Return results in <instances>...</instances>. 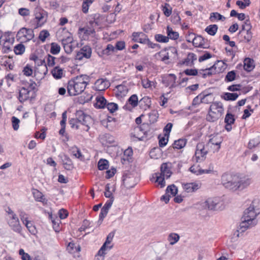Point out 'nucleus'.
I'll list each match as a JSON object with an SVG mask.
<instances>
[{
    "label": "nucleus",
    "instance_id": "nucleus-4",
    "mask_svg": "<svg viewBox=\"0 0 260 260\" xmlns=\"http://www.w3.org/2000/svg\"><path fill=\"white\" fill-rule=\"evenodd\" d=\"M222 104L220 102L213 103L210 107L206 119L209 122H214L217 120L223 113Z\"/></svg>",
    "mask_w": 260,
    "mask_h": 260
},
{
    "label": "nucleus",
    "instance_id": "nucleus-1",
    "mask_svg": "<svg viewBox=\"0 0 260 260\" xmlns=\"http://www.w3.org/2000/svg\"><path fill=\"white\" fill-rule=\"evenodd\" d=\"M253 204L254 202H252L250 206L244 211L238 232H244L248 229L256 224L257 221L255 218L259 212H256Z\"/></svg>",
    "mask_w": 260,
    "mask_h": 260
},
{
    "label": "nucleus",
    "instance_id": "nucleus-34",
    "mask_svg": "<svg viewBox=\"0 0 260 260\" xmlns=\"http://www.w3.org/2000/svg\"><path fill=\"white\" fill-rule=\"evenodd\" d=\"M210 137L211 138L209 139L208 143L206 144V146H208L210 144L217 145L218 146V150H219L221 143V139H218L217 136H214L213 137L210 136Z\"/></svg>",
    "mask_w": 260,
    "mask_h": 260
},
{
    "label": "nucleus",
    "instance_id": "nucleus-54",
    "mask_svg": "<svg viewBox=\"0 0 260 260\" xmlns=\"http://www.w3.org/2000/svg\"><path fill=\"white\" fill-rule=\"evenodd\" d=\"M108 104L106 99L102 95H99V109H105Z\"/></svg>",
    "mask_w": 260,
    "mask_h": 260
},
{
    "label": "nucleus",
    "instance_id": "nucleus-44",
    "mask_svg": "<svg viewBox=\"0 0 260 260\" xmlns=\"http://www.w3.org/2000/svg\"><path fill=\"white\" fill-rule=\"evenodd\" d=\"M62 164L64 168L67 170H71L73 168V165L71 160L67 156H66L63 160Z\"/></svg>",
    "mask_w": 260,
    "mask_h": 260
},
{
    "label": "nucleus",
    "instance_id": "nucleus-43",
    "mask_svg": "<svg viewBox=\"0 0 260 260\" xmlns=\"http://www.w3.org/2000/svg\"><path fill=\"white\" fill-rule=\"evenodd\" d=\"M141 83L143 87L144 88H151L152 86H153L154 87H155V83L151 81L148 78L142 79Z\"/></svg>",
    "mask_w": 260,
    "mask_h": 260
},
{
    "label": "nucleus",
    "instance_id": "nucleus-17",
    "mask_svg": "<svg viewBox=\"0 0 260 260\" xmlns=\"http://www.w3.org/2000/svg\"><path fill=\"white\" fill-rule=\"evenodd\" d=\"M133 40L134 42L142 44H149L150 41L147 38L146 36L143 32H134L133 33Z\"/></svg>",
    "mask_w": 260,
    "mask_h": 260
},
{
    "label": "nucleus",
    "instance_id": "nucleus-24",
    "mask_svg": "<svg viewBox=\"0 0 260 260\" xmlns=\"http://www.w3.org/2000/svg\"><path fill=\"white\" fill-rule=\"evenodd\" d=\"M196 60H197L196 54L193 53H189L187 57L182 61L180 64L187 66H191L193 64V61Z\"/></svg>",
    "mask_w": 260,
    "mask_h": 260
},
{
    "label": "nucleus",
    "instance_id": "nucleus-22",
    "mask_svg": "<svg viewBox=\"0 0 260 260\" xmlns=\"http://www.w3.org/2000/svg\"><path fill=\"white\" fill-rule=\"evenodd\" d=\"M239 36L241 38V41L245 43H249L252 38V32L249 30H240L239 32Z\"/></svg>",
    "mask_w": 260,
    "mask_h": 260
},
{
    "label": "nucleus",
    "instance_id": "nucleus-37",
    "mask_svg": "<svg viewBox=\"0 0 260 260\" xmlns=\"http://www.w3.org/2000/svg\"><path fill=\"white\" fill-rule=\"evenodd\" d=\"M12 43L10 39H6L3 43L2 51L3 53H8L11 51Z\"/></svg>",
    "mask_w": 260,
    "mask_h": 260
},
{
    "label": "nucleus",
    "instance_id": "nucleus-61",
    "mask_svg": "<svg viewBox=\"0 0 260 260\" xmlns=\"http://www.w3.org/2000/svg\"><path fill=\"white\" fill-rule=\"evenodd\" d=\"M22 72L24 75L30 76L32 74L33 70L31 67L27 64L24 67Z\"/></svg>",
    "mask_w": 260,
    "mask_h": 260
},
{
    "label": "nucleus",
    "instance_id": "nucleus-47",
    "mask_svg": "<svg viewBox=\"0 0 260 260\" xmlns=\"http://www.w3.org/2000/svg\"><path fill=\"white\" fill-rule=\"evenodd\" d=\"M178 192V189L174 184L169 185L166 190V192L170 193L172 196H175Z\"/></svg>",
    "mask_w": 260,
    "mask_h": 260
},
{
    "label": "nucleus",
    "instance_id": "nucleus-31",
    "mask_svg": "<svg viewBox=\"0 0 260 260\" xmlns=\"http://www.w3.org/2000/svg\"><path fill=\"white\" fill-rule=\"evenodd\" d=\"M32 193L36 201L43 203L46 201L44 195L39 190L37 189H33Z\"/></svg>",
    "mask_w": 260,
    "mask_h": 260
},
{
    "label": "nucleus",
    "instance_id": "nucleus-26",
    "mask_svg": "<svg viewBox=\"0 0 260 260\" xmlns=\"http://www.w3.org/2000/svg\"><path fill=\"white\" fill-rule=\"evenodd\" d=\"M101 140L103 143L105 142L106 144H110L112 146L117 145V143L115 141L114 137L109 134H105L103 138H102Z\"/></svg>",
    "mask_w": 260,
    "mask_h": 260
},
{
    "label": "nucleus",
    "instance_id": "nucleus-16",
    "mask_svg": "<svg viewBox=\"0 0 260 260\" xmlns=\"http://www.w3.org/2000/svg\"><path fill=\"white\" fill-rule=\"evenodd\" d=\"M64 51L68 54L71 53L75 48L77 43L72 38L68 37L66 40H62Z\"/></svg>",
    "mask_w": 260,
    "mask_h": 260
},
{
    "label": "nucleus",
    "instance_id": "nucleus-27",
    "mask_svg": "<svg viewBox=\"0 0 260 260\" xmlns=\"http://www.w3.org/2000/svg\"><path fill=\"white\" fill-rule=\"evenodd\" d=\"M115 190V187L113 185L111 187L110 186L109 184H107L105 187V191L104 192L105 196L106 198H110L109 201L113 200L114 201V197L113 196V192Z\"/></svg>",
    "mask_w": 260,
    "mask_h": 260
},
{
    "label": "nucleus",
    "instance_id": "nucleus-8",
    "mask_svg": "<svg viewBox=\"0 0 260 260\" xmlns=\"http://www.w3.org/2000/svg\"><path fill=\"white\" fill-rule=\"evenodd\" d=\"M34 36V32L32 29L24 27L21 28L16 35L17 40L21 42H26L31 40Z\"/></svg>",
    "mask_w": 260,
    "mask_h": 260
},
{
    "label": "nucleus",
    "instance_id": "nucleus-40",
    "mask_svg": "<svg viewBox=\"0 0 260 260\" xmlns=\"http://www.w3.org/2000/svg\"><path fill=\"white\" fill-rule=\"evenodd\" d=\"M69 124L73 128H75L76 129L81 128L83 129V126L81 123L79 122V120L76 118L71 119L69 121Z\"/></svg>",
    "mask_w": 260,
    "mask_h": 260
},
{
    "label": "nucleus",
    "instance_id": "nucleus-57",
    "mask_svg": "<svg viewBox=\"0 0 260 260\" xmlns=\"http://www.w3.org/2000/svg\"><path fill=\"white\" fill-rule=\"evenodd\" d=\"M118 105L114 103H108L106 107V108L112 113L116 111L118 109Z\"/></svg>",
    "mask_w": 260,
    "mask_h": 260
},
{
    "label": "nucleus",
    "instance_id": "nucleus-50",
    "mask_svg": "<svg viewBox=\"0 0 260 260\" xmlns=\"http://www.w3.org/2000/svg\"><path fill=\"white\" fill-rule=\"evenodd\" d=\"M60 51V46L56 43L51 44L50 53L53 55L57 54Z\"/></svg>",
    "mask_w": 260,
    "mask_h": 260
},
{
    "label": "nucleus",
    "instance_id": "nucleus-19",
    "mask_svg": "<svg viewBox=\"0 0 260 260\" xmlns=\"http://www.w3.org/2000/svg\"><path fill=\"white\" fill-rule=\"evenodd\" d=\"M183 188L186 192H192L196 191L201 187V184L197 182L182 183Z\"/></svg>",
    "mask_w": 260,
    "mask_h": 260
},
{
    "label": "nucleus",
    "instance_id": "nucleus-42",
    "mask_svg": "<svg viewBox=\"0 0 260 260\" xmlns=\"http://www.w3.org/2000/svg\"><path fill=\"white\" fill-rule=\"evenodd\" d=\"M109 167V161L104 158H101L99 160V170H107Z\"/></svg>",
    "mask_w": 260,
    "mask_h": 260
},
{
    "label": "nucleus",
    "instance_id": "nucleus-41",
    "mask_svg": "<svg viewBox=\"0 0 260 260\" xmlns=\"http://www.w3.org/2000/svg\"><path fill=\"white\" fill-rule=\"evenodd\" d=\"M218 29V26L216 24H211L208 26L205 30L210 35L214 36Z\"/></svg>",
    "mask_w": 260,
    "mask_h": 260
},
{
    "label": "nucleus",
    "instance_id": "nucleus-39",
    "mask_svg": "<svg viewBox=\"0 0 260 260\" xmlns=\"http://www.w3.org/2000/svg\"><path fill=\"white\" fill-rule=\"evenodd\" d=\"M186 143V140L184 139H180L178 140L175 141L173 143V148L177 149H180L183 148Z\"/></svg>",
    "mask_w": 260,
    "mask_h": 260
},
{
    "label": "nucleus",
    "instance_id": "nucleus-58",
    "mask_svg": "<svg viewBox=\"0 0 260 260\" xmlns=\"http://www.w3.org/2000/svg\"><path fill=\"white\" fill-rule=\"evenodd\" d=\"M236 74L235 71L229 72L225 76V81L226 82L233 81L236 79Z\"/></svg>",
    "mask_w": 260,
    "mask_h": 260
},
{
    "label": "nucleus",
    "instance_id": "nucleus-21",
    "mask_svg": "<svg viewBox=\"0 0 260 260\" xmlns=\"http://www.w3.org/2000/svg\"><path fill=\"white\" fill-rule=\"evenodd\" d=\"M67 249L69 252L74 254V257H79V252L81 250V247L79 245L76 246L75 243L70 242L68 244Z\"/></svg>",
    "mask_w": 260,
    "mask_h": 260
},
{
    "label": "nucleus",
    "instance_id": "nucleus-55",
    "mask_svg": "<svg viewBox=\"0 0 260 260\" xmlns=\"http://www.w3.org/2000/svg\"><path fill=\"white\" fill-rule=\"evenodd\" d=\"M90 222L89 220L85 219L83 220L81 226L79 229L80 232H86L90 228Z\"/></svg>",
    "mask_w": 260,
    "mask_h": 260
},
{
    "label": "nucleus",
    "instance_id": "nucleus-52",
    "mask_svg": "<svg viewBox=\"0 0 260 260\" xmlns=\"http://www.w3.org/2000/svg\"><path fill=\"white\" fill-rule=\"evenodd\" d=\"M260 144V139L259 137H256L250 140L248 144V147L249 149H252L258 146Z\"/></svg>",
    "mask_w": 260,
    "mask_h": 260
},
{
    "label": "nucleus",
    "instance_id": "nucleus-20",
    "mask_svg": "<svg viewBox=\"0 0 260 260\" xmlns=\"http://www.w3.org/2000/svg\"><path fill=\"white\" fill-rule=\"evenodd\" d=\"M205 204V206L209 210H216L220 208V203L218 199H208Z\"/></svg>",
    "mask_w": 260,
    "mask_h": 260
},
{
    "label": "nucleus",
    "instance_id": "nucleus-36",
    "mask_svg": "<svg viewBox=\"0 0 260 260\" xmlns=\"http://www.w3.org/2000/svg\"><path fill=\"white\" fill-rule=\"evenodd\" d=\"M179 235L178 234L174 233H170L168 237V240L170 242V244L171 245H174L179 240Z\"/></svg>",
    "mask_w": 260,
    "mask_h": 260
},
{
    "label": "nucleus",
    "instance_id": "nucleus-9",
    "mask_svg": "<svg viewBox=\"0 0 260 260\" xmlns=\"http://www.w3.org/2000/svg\"><path fill=\"white\" fill-rule=\"evenodd\" d=\"M76 119L81 123L83 126V130L88 131L89 128L88 124L91 122L92 119L90 116L86 115L83 111L79 110L76 113Z\"/></svg>",
    "mask_w": 260,
    "mask_h": 260
},
{
    "label": "nucleus",
    "instance_id": "nucleus-56",
    "mask_svg": "<svg viewBox=\"0 0 260 260\" xmlns=\"http://www.w3.org/2000/svg\"><path fill=\"white\" fill-rule=\"evenodd\" d=\"M128 102L133 107H135L138 105V98L136 94H133L128 99Z\"/></svg>",
    "mask_w": 260,
    "mask_h": 260
},
{
    "label": "nucleus",
    "instance_id": "nucleus-64",
    "mask_svg": "<svg viewBox=\"0 0 260 260\" xmlns=\"http://www.w3.org/2000/svg\"><path fill=\"white\" fill-rule=\"evenodd\" d=\"M98 25V22L94 19L93 20L89 21L88 27L89 29V32L91 33L95 32L94 27Z\"/></svg>",
    "mask_w": 260,
    "mask_h": 260
},
{
    "label": "nucleus",
    "instance_id": "nucleus-53",
    "mask_svg": "<svg viewBox=\"0 0 260 260\" xmlns=\"http://www.w3.org/2000/svg\"><path fill=\"white\" fill-rule=\"evenodd\" d=\"M115 51V48L111 44L107 45L106 48L103 50L102 54L106 55H109L111 52H114Z\"/></svg>",
    "mask_w": 260,
    "mask_h": 260
},
{
    "label": "nucleus",
    "instance_id": "nucleus-62",
    "mask_svg": "<svg viewBox=\"0 0 260 260\" xmlns=\"http://www.w3.org/2000/svg\"><path fill=\"white\" fill-rule=\"evenodd\" d=\"M235 119L234 115L231 113H227L224 118L225 123L233 124L235 122Z\"/></svg>",
    "mask_w": 260,
    "mask_h": 260
},
{
    "label": "nucleus",
    "instance_id": "nucleus-32",
    "mask_svg": "<svg viewBox=\"0 0 260 260\" xmlns=\"http://www.w3.org/2000/svg\"><path fill=\"white\" fill-rule=\"evenodd\" d=\"M254 68L253 60L246 58L244 61V69L247 72L251 71Z\"/></svg>",
    "mask_w": 260,
    "mask_h": 260
},
{
    "label": "nucleus",
    "instance_id": "nucleus-60",
    "mask_svg": "<svg viewBox=\"0 0 260 260\" xmlns=\"http://www.w3.org/2000/svg\"><path fill=\"white\" fill-rule=\"evenodd\" d=\"M155 39L156 41L161 43H167L169 41V38L167 36L160 34H157L155 36Z\"/></svg>",
    "mask_w": 260,
    "mask_h": 260
},
{
    "label": "nucleus",
    "instance_id": "nucleus-15",
    "mask_svg": "<svg viewBox=\"0 0 260 260\" xmlns=\"http://www.w3.org/2000/svg\"><path fill=\"white\" fill-rule=\"evenodd\" d=\"M91 54V49L88 46H85L81 48L76 55V59L81 60L83 57L88 58Z\"/></svg>",
    "mask_w": 260,
    "mask_h": 260
},
{
    "label": "nucleus",
    "instance_id": "nucleus-7",
    "mask_svg": "<svg viewBox=\"0 0 260 260\" xmlns=\"http://www.w3.org/2000/svg\"><path fill=\"white\" fill-rule=\"evenodd\" d=\"M114 232H110L107 236L105 242L99 250V256H105L107 254V250H111L114 246L113 244L111 242L114 236Z\"/></svg>",
    "mask_w": 260,
    "mask_h": 260
},
{
    "label": "nucleus",
    "instance_id": "nucleus-12",
    "mask_svg": "<svg viewBox=\"0 0 260 260\" xmlns=\"http://www.w3.org/2000/svg\"><path fill=\"white\" fill-rule=\"evenodd\" d=\"M35 97V92L29 90L26 87H22L19 90L18 99L21 103H23L30 99H34Z\"/></svg>",
    "mask_w": 260,
    "mask_h": 260
},
{
    "label": "nucleus",
    "instance_id": "nucleus-48",
    "mask_svg": "<svg viewBox=\"0 0 260 260\" xmlns=\"http://www.w3.org/2000/svg\"><path fill=\"white\" fill-rule=\"evenodd\" d=\"M28 231L32 235H36L37 233L36 228L35 225L32 224V223L30 221L24 222V224Z\"/></svg>",
    "mask_w": 260,
    "mask_h": 260
},
{
    "label": "nucleus",
    "instance_id": "nucleus-28",
    "mask_svg": "<svg viewBox=\"0 0 260 260\" xmlns=\"http://www.w3.org/2000/svg\"><path fill=\"white\" fill-rule=\"evenodd\" d=\"M110 85V82L106 79H99V91L105 90Z\"/></svg>",
    "mask_w": 260,
    "mask_h": 260
},
{
    "label": "nucleus",
    "instance_id": "nucleus-23",
    "mask_svg": "<svg viewBox=\"0 0 260 260\" xmlns=\"http://www.w3.org/2000/svg\"><path fill=\"white\" fill-rule=\"evenodd\" d=\"M113 204V200L108 201L101 209L100 214V220H103L107 215L108 211Z\"/></svg>",
    "mask_w": 260,
    "mask_h": 260
},
{
    "label": "nucleus",
    "instance_id": "nucleus-30",
    "mask_svg": "<svg viewBox=\"0 0 260 260\" xmlns=\"http://www.w3.org/2000/svg\"><path fill=\"white\" fill-rule=\"evenodd\" d=\"M51 73L56 79H61L63 76V70L58 66L54 68Z\"/></svg>",
    "mask_w": 260,
    "mask_h": 260
},
{
    "label": "nucleus",
    "instance_id": "nucleus-3",
    "mask_svg": "<svg viewBox=\"0 0 260 260\" xmlns=\"http://www.w3.org/2000/svg\"><path fill=\"white\" fill-rule=\"evenodd\" d=\"M87 80L86 76L81 75L69 80L67 87L69 95L76 96L83 92L87 85Z\"/></svg>",
    "mask_w": 260,
    "mask_h": 260
},
{
    "label": "nucleus",
    "instance_id": "nucleus-11",
    "mask_svg": "<svg viewBox=\"0 0 260 260\" xmlns=\"http://www.w3.org/2000/svg\"><path fill=\"white\" fill-rule=\"evenodd\" d=\"M7 222L12 230L14 232L20 233L22 230L19 220L16 214L7 217Z\"/></svg>",
    "mask_w": 260,
    "mask_h": 260
},
{
    "label": "nucleus",
    "instance_id": "nucleus-46",
    "mask_svg": "<svg viewBox=\"0 0 260 260\" xmlns=\"http://www.w3.org/2000/svg\"><path fill=\"white\" fill-rule=\"evenodd\" d=\"M215 19L224 21L225 18L217 12H213L210 14V20L213 22Z\"/></svg>",
    "mask_w": 260,
    "mask_h": 260
},
{
    "label": "nucleus",
    "instance_id": "nucleus-25",
    "mask_svg": "<svg viewBox=\"0 0 260 260\" xmlns=\"http://www.w3.org/2000/svg\"><path fill=\"white\" fill-rule=\"evenodd\" d=\"M117 91L116 95L117 97H123L125 96L127 92L128 88L126 86L123 84H120L116 86Z\"/></svg>",
    "mask_w": 260,
    "mask_h": 260
},
{
    "label": "nucleus",
    "instance_id": "nucleus-51",
    "mask_svg": "<svg viewBox=\"0 0 260 260\" xmlns=\"http://www.w3.org/2000/svg\"><path fill=\"white\" fill-rule=\"evenodd\" d=\"M149 121L151 123L155 122L158 117V114L155 110L152 111L148 115Z\"/></svg>",
    "mask_w": 260,
    "mask_h": 260
},
{
    "label": "nucleus",
    "instance_id": "nucleus-59",
    "mask_svg": "<svg viewBox=\"0 0 260 260\" xmlns=\"http://www.w3.org/2000/svg\"><path fill=\"white\" fill-rule=\"evenodd\" d=\"M101 123L102 125H103L109 131H113L116 127L114 125V124L109 123L108 121L105 119L102 120L101 121Z\"/></svg>",
    "mask_w": 260,
    "mask_h": 260
},
{
    "label": "nucleus",
    "instance_id": "nucleus-63",
    "mask_svg": "<svg viewBox=\"0 0 260 260\" xmlns=\"http://www.w3.org/2000/svg\"><path fill=\"white\" fill-rule=\"evenodd\" d=\"M212 100V95L211 94H207L204 95L201 98V102L202 103L208 104Z\"/></svg>",
    "mask_w": 260,
    "mask_h": 260
},
{
    "label": "nucleus",
    "instance_id": "nucleus-18",
    "mask_svg": "<svg viewBox=\"0 0 260 260\" xmlns=\"http://www.w3.org/2000/svg\"><path fill=\"white\" fill-rule=\"evenodd\" d=\"M192 44L195 47L204 49L209 48V45L205 43L204 38L200 35L196 36V37L193 38Z\"/></svg>",
    "mask_w": 260,
    "mask_h": 260
},
{
    "label": "nucleus",
    "instance_id": "nucleus-33",
    "mask_svg": "<svg viewBox=\"0 0 260 260\" xmlns=\"http://www.w3.org/2000/svg\"><path fill=\"white\" fill-rule=\"evenodd\" d=\"M139 104L140 107L146 109L150 108L151 105V101L148 96H144L140 100Z\"/></svg>",
    "mask_w": 260,
    "mask_h": 260
},
{
    "label": "nucleus",
    "instance_id": "nucleus-35",
    "mask_svg": "<svg viewBox=\"0 0 260 260\" xmlns=\"http://www.w3.org/2000/svg\"><path fill=\"white\" fill-rule=\"evenodd\" d=\"M167 34L169 39L177 40L179 38V33L177 31H173V29L169 27H167Z\"/></svg>",
    "mask_w": 260,
    "mask_h": 260
},
{
    "label": "nucleus",
    "instance_id": "nucleus-2",
    "mask_svg": "<svg viewBox=\"0 0 260 260\" xmlns=\"http://www.w3.org/2000/svg\"><path fill=\"white\" fill-rule=\"evenodd\" d=\"M221 183L225 188L232 190L243 189L249 184L248 180L239 178L237 175L228 173H224L222 175Z\"/></svg>",
    "mask_w": 260,
    "mask_h": 260
},
{
    "label": "nucleus",
    "instance_id": "nucleus-5",
    "mask_svg": "<svg viewBox=\"0 0 260 260\" xmlns=\"http://www.w3.org/2000/svg\"><path fill=\"white\" fill-rule=\"evenodd\" d=\"M170 163H163L160 167V173H155L156 180L155 182L158 183L161 188L165 186L166 182L165 179H168L171 176L172 173L171 171Z\"/></svg>",
    "mask_w": 260,
    "mask_h": 260
},
{
    "label": "nucleus",
    "instance_id": "nucleus-14",
    "mask_svg": "<svg viewBox=\"0 0 260 260\" xmlns=\"http://www.w3.org/2000/svg\"><path fill=\"white\" fill-rule=\"evenodd\" d=\"M123 184L127 188L134 187L137 183L135 176L132 174H126L122 177Z\"/></svg>",
    "mask_w": 260,
    "mask_h": 260
},
{
    "label": "nucleus",
    "instance_id": "nucleus-6",
    "mask_svg": "<svg viewBox=\"0 0 260 260\" xmlns=\"http://www.w3.org/2000/svg\"><path fill=\"white\" fill-rule=\"evenodd\" d=\"M34 15L36 22L35 28L41 27L47 22L48 13L41 8L36 7L34 11Z\"/></svg>",
    "mask_w": 260,
    "mask_h": 260
},
{
    "label": "nucleus",
    "instance_id": "nucleus-38",
    "mask_svg": "<svg viewBox=\"0 0 260 260\" xmlns=\"http://www.w3.org/2000/svg\"><path fill=\"white\" fill-rule=\"evenodd\" d=\"M239 96L237 93L225 92L221 96V98L226 101H235Z\"/></svg>",
    "mask_w": 260,
    "mask_h": 260
},
{
    "label": "nucleus",
    "instance_id": "nucleus-29",
    "mask_svg": "<svg viewBox=\"0 0 260 260\" xmlns=\"http://www.w3.org/2000/svg\"><path fill=\"white\" fill-rule=\"evenodd\" d=\"M218 64H214L211 67L203 70V71L204 72V73L202 74L203 77L205 78L207 76H210L213 74H216V71L214 70H216V67H218Z\"/></svg>",
    "mask_w": 260,
    "mask_h": 260
},
{
    "label": "nucleus",
    "instance_id": "nucleus-10",
    "mask_svg": "<svg viewBox=\"0 0 260 260\" xmlns=\"http://www.w3.org/2000/svg\"><path fill=\"white\" fill-rule=\"evenodd\" d=\"M145 126L143 124L141 126L135 127L133 132L131 134V137L137 138L139 140H143L145 137H148L149 136V132L144 130V127Z\"/></svg>",
    "mask_w": 260,
    "mask_h": 260
},
{
    "label": "nucleus",
    "instance_id": "nucleus-13",
    "mask_svg": "<svg viewBox=\"0 0 260 260\" xmlns=\"http://www.w3.org/2000/svg\"><path fill=\"white\" fill-rule=\"evenodd\" d=\"M208 150L205 149L204 144L202 143H198L195 152L196 161H203L205 159Z\"/></svg>",
    "mask_w": 260,
    "mask_h": 260
},
{
    "label": "nucleus",
    "instance_id": "nucleus-49",
    "mask_svg": "<svg viewBox=\"0 0 260 260\" xmlns=\"http://www.w3.org/2000/svg\"><path fill=\"white\" fill-rule=\"evenodd\" d=\"M162 11L166 17H169L172 14V8L169 4L166 3L165 5L162 6Z\"/></svg>",
    "mask_w": 260,
    "mask_h": 260
},
{
    "label": "nucleus",
    "instance_id": "nucleus-45",
    "mask_svg": "<svg viewBox=\"0 0 260 260\" xmlns=\"http://www.w3.org/2000/svg\"><path fill=\"white\" fill-rule=\"evenodd\" d=\"M25 50V46L22 44H19L14 48V51L17 55H22L24 52Z\"/></svg>",
    "mask_w": 260,
    "mask_h": 260
}]
</instances>
